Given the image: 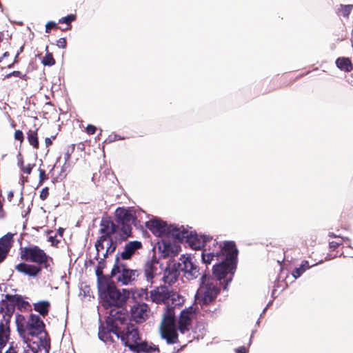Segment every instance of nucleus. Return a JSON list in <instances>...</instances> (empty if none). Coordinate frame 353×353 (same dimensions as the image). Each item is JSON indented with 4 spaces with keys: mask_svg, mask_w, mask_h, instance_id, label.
Returning a JSON list of instances; mask_svg holds the SVG:
<instances>
[{
    "mask_svg": "<svg viewBox=\"0 0 353 353\" xmlns=\"http://www.w3.org/2000/svg\"><path fill=\"white\" fill-rule=\"evenodd\" d=\"M99 338L104 342H113L114 336L121 339L125 346L136 353H157L159 348L143 341L137 327L128 323V315L117 310H112L106 320V326L99 329Z\"/></svg>",
    "mask_w": 353,
    "mask_h": 353,
    "instance_id": "nucleus-1",
    "label": "nucleus"
},
{
    "mask_svg": "<svg viewBox=\"0 0 353 353\" xmlns=\"http://www.w3.org/2000/svg\"><path fill=\"white\" fill-rule=\"evenodd\" d=\"M187 242L192 249L203 248L201 254L203 263L210 264L214 259L220 262L214 266V274L218 279L228 275L236 268L238 251L233 241H226L222 245L211 236L191 231Z\"/></svg>",
    "mask_w": 353,
    "mask_h": 353,
    "instance_id": "nucleus-2",
    "label": "nucleus"
},
{
    "mask_svg": "<svg viewBox=\"0 0 353 353\" xmlns=\"http://www.w3.org/2000/svg\"><path fill=\"white\" fill-rule=\"evenodd\" d=\"M97 288L99 295L101 299L102 305L105 309L117 310L123 312L119 307L123 305L126 300L130 297L131 292L128 290L123 289L120 291L110 279L99 272L97 271Z\"/></svg>",
    "mask_w": 353,
    "mask_h": 353,
    "instance_id": "nucleus-3",
    "label": "nucleus"
},
{
    "mask_svg": "<svg viewBox=\"0 0 353 353\" xmlns=\"http://www.w3.org/2000/svg\"><path fill=\"white\" fill-rule=\"evenodd\" d=\"M236 268L232 273L218 279L214 274L213 276H203L201 279L200 287L195 294V301L201 306L207 305L212 303L220 292L219 285H223L226 290L228 285L232 280Z\"/></svg>",
    "mask_w": 353,
    "mask_h": 353,
    "instance_id": "nucleus-4",
    "label": "nucleus"
},
{
    "mask_svg": "<svg viewBox=\"0 0 353 353\" xmlns=\"http://www.w3.org/2000/svg\"><path fill=\"white\" fill-rule=\"evenodd\" d=\"M184 302L183 296L177 293H170L169 299L166 301V310L163 314V320L160 326L161 337L165 339L168 343H175L177 341V328L175 321L174 310Z\"/></svg>",
    "mask_w": 353,
    "mask_h": 353,
    "instance_id": "nucleus-5",
    "label": "nucleus"
},
{
    "mask_svg": "<svg viewBox=\"0 0 353 353\" xmlns=\"http://www.w3.org/2000/svg\"><path fill=\"white\" fill-rule=\"evenodd\" d=\"M17 331L22 338L26 334L37 336L44 330V323L41 318L36 314H30L28 319L21 314H16Z\"/></svg>",
    "mask_w": 353,
    "mask_h": 353,
    "instance_id": "nucleus-6",
    "label": "nucleus"
},
{
    "mask_svg": "<svg viewBox=\"0 0 353 353\" xmlns=\"http://www.w3.org/2000/svg\"><path fill=\"white\" fill-rule=\"evenodd\" d=\"M111 274L117 282L128 285L133 284L137 280L140 272L137 270L128 268L125 263L117 257Z\"/></svg>",
    "mask_w": 353,
    "mask_h": 353,
    "instance_id": "nucleus-7",
    "label": "nucleus"
},
{
    "mask_svg": "<svg viewBox=\"0 0 353 353\" xmlns=\"http://www.w3.org/2000/svg\"><path fill=\"white\" fill-rule=\"evenodd\" d=\"M117 229L120 231L121 239H125L130 236L132 224L135 220L134 210L131 208H118L115 211Z\"/></svg>",
    "mask_w": 353,
    "mask_h": 353,
    "instance_id": "nucleus-8",
    "label": "nucleus"
},
{
    "mask_svg": "<svg viewBox=\"0 0 353 353\" xmlns=\"http://www.w3.org/2000/svg\"><path fill=\"white\" fill-rule=\"evenodd\" d=\"M21 258L25 261L34 262L38 265H44L47 268L48 256L43 250L37 246L24 248Z\"/></svg>",
    "mask_w": 353,
    "mask_h": 353,
    "instance_id": "nucleus-9",
    "label": "nucleus"
},
{
    "mask_svg": "<svg viewBox=\"0 0 353 353\" xmlns=\"http://www.w3.org/2000/svg\"><path fill=\"white\" fill-rule=\"evenodd\" d=\"M179 270L183 272L184 276L188 280L196 279L199 275V268L192 261L190 256H181L178 263Z\"/></svg>",
    "mask_w": 353,
    "mask_h": 353,
    "instance_id": "nucleus-10",
    "label": "nucleus"
},
{
    "mask_svg": "<svg viewBox=\"0 0 353 353\" xmlns=\"http://www.w3.org/2000/svg\"><path fill=\"white\" fill-rule=\"evenodd\" d=\"M160 263L156 259L148 261L144 265V276L146 282L151 287L161 272Z\"/></svg>",
    "mask_w": 353,
    "mask_h": 353,
    "instance_id": "nucleus-11",
    "label": "nucleus"
},
{
    "mask_svg": "<svg viewBox=\"0 0 353 353\" xmlns=\"http://www.w3.org/2000/svg\"><path fill=\"white\" fill-rule=\"evenodd\" d=\"M196 309L190 306L183 310L178 321V330L184 334L190 330L192 321L195 316Z\"/></svg>",
    "mask_w": 353,
    "mask_h": 353,
    "instance_id": "nucleus-12",
    "label": "nucleus"
},
{
    "mask_svg": "<svg viewBox=\"0 0 353 353\" xmlns=\"http://www.w3.org/2000/svg\"><path fill=\"white\" fill-rule=\"evenodd\" d=\"M159 250L164 257L174 256L180 252L181 246L175 240L163 237L159 243Z\"/></svg>",
    "mask_w": 353,
    "mask_h": 353,
    "instance_id": "nucleus-13",
    "label": "nucleus"
},
{
    "mask_svg": "<svg viewBox=\"0 0 353 353\" xmlns=\"http://www.w3.org/2000/svg\"><path fill=\"white\" fill-rule=\"evenodd\" d=\"M97 256L99 259L105 258L108 254L112 253L116 248L110 237L101 236L95 243Z\"/></svg>",
    "mask_w": 353,
    "mask_h": 353,
    "instance_id": "nucleus-14",
    "label": "nucleus"
},
{
    "mask_svg": "<svg viewBox=\"0 0 353 353\" xmlns=\"http://www.w3.org/2000/svg\"><path fill=\"white\" fill-rule=\"evenodd\" d=\"M131 318L138 323L144 322L150 316L151 312L145 303H137L131 307Z\"/></svg>",
    "mask_w": 353,
    "mask_h": 353,
    "instance_id": "nucleus-15",
    "label": "nucleus"
},
{
    "mask_svg": "<svg viewBox=\"0 0 353 353\" xmlns=\"http://www.w3.org/2000/svg\"><path fill=\"white\" fill-rule=\"evenodd\" d=\"M145 226L148 228L154 235L161 236L168 234L169 225L164 221L154 218L145 223Z\"/></svg>",
    "mask_w": 353,
    "mask_h": 353,
    "instance_id": "nucleus-16",
    "label": "nucleus"
},
{
    "mask_svg": "<svg viewBox=\"0 0 353 353\" xmlns=\"http://www.w3.org/2000/svg\"><path fill=\"white\" fill-rule=\"evenodd\" d=\"M179 276L178 263H170L164 270L162 279L165 283L172 285L177 281Z\"/></svg>",
    "mask_w": 353,
    "mask_h": 353,
    "instance_id": "nucleus-17",
    "label": "nucleus"
},
{
    "mask_svg": "<svg viewBox=\"0 0 353 353\" xmlns=\"http://www.w3.org/2000/svg\"><path fill=\"white\" fill-rule=\"evenodd\" d=\"M190 232V230L185 228L184 226L170 225H169L168 234L175 239V241L179 240L182 241L185 240L187 241Z\"/></svg>",
    "mask_w": 353,
    "mask_h": 353,
    "instance_id": "nucleus-18",
    "label": "nucleus"
},
{
    "mask_svg": "<svg viewBox=\"0 0 353 353\" xmlns=\"http://www.w3.org/2000/svg\"><path fill=\"white\" fill-rule=\"evenodd\" d=\"M141 246L142 244L140 241H130L125 245L123 250L121 251L119 256H117V257H119L121 261L130 259L135 253L136 250L140 249Z\"/></svg>",
    "mask_w": 353,
    "mask_h": 353,
    "instance_id": "nucleus-19",
    "label": "nucleus"
},
{
    "mask_svg": "<svg viewBox=\"0 0 353 353\" xmlns=\"http://www.w3.org/2000/svg\"><path fill=\"white\" fill-rule=\"evenodd\" d=\"M150 296L153 302L166 303L170 296V292L166 287L159 286L150 292Z\"/></svg>",
    "mask_w": 353,
    "mask_h": 353,
    "instance_id": "nucleus-20",
    "label": "nucleus"
},
{
    "mask_svg": "<svg viewBox=\"0 0 353 353\" xmlns=\"http://www.w3.org/2000/svg\"><path fill=\"white\" fill-rule=\"evenodd\" d=\"M15 268L19 272L32 277H35L41 270L39 265L25 263L18 264Z\"/></svg>",
    "mask_w": 353,
    "mask_h": 353,
    "instance_id": "nucleus-21",
    "label": "nucleus"
},
{
    "mask_svg": "<svg viewBox=\"0 0 353 353\" xmlns=\"http://www.w3.org/2000/svg\"><path fill=\"white\" fill-rule=\"evenodd\" d=\"M12 241V234L8 233L0 239V262L6 257Z\"/></svg>",
    "mask_w": 353,
    "mask_h": 353,
    "instance_id": "nucleus-22",
    "label": "nucleus"
},
{
    "mask_svg": "<svg viewBox=\"0 0 353 353\" xmlns=\"http://www.w3.org/2000/svg\"><path fill=\"white\" fill-rule=\"evenodd\" d=\"M116 225L112 222L103 221L101 224L100 232L101 236L110 237V235L117 232Z\"/></svg>",
    "mask_w": 353,
    "mask_h": 353,
    "instance_id": "nucleus-23",
    "label": "nucleus"
},
{
    "mask_svg": "<svg viewBox=\"0 0 353 353\" xmlns=\"http://www.w3.org/2000/svg\"><path fill=\"white\" fill-rule=\"evenodd\" d=\"M23 351L24 353H37L40 349V346L37 342L32 341L29 339L23 338Z\"/></svg>",
    "mask_w": 353,
    "mask_h": 353,
    "instance_id": "nucleus-24",
    "label": "nucleus"
},
{
    "mask_svg": "<svg viewBox=\"0 0 353 353\" xmlns=\"http://www.w3.org/2000/svg\"><path fill=\"white\" fill-rule=\"evenodd\" d=\"M329 236L336 239V241H332L330 242V248L334 250L336 248H338L339 245H342L343 243H347L348 247L353 248V247L350 244V239L349 238L340 236L334 234L332 232H330Z\"/></svg>",
    "mask_w": 353,
    "mask_h": 353,
    "instance_id": "nucleus-25",
    "label": "nucleus"
},
{
    "mask_svg": "<svg viewBox=\"0 0 353 353\" xmlns=\"http://www.w3.org/2000/svg\"><path fill=\"white\" fill-rule=\"evenodd\" d=\"M10 328L3 323H0V349L4 347L9 339Z\"/></svg>",
    "mask_w": 353,
    "mask_h": 353,
    "instance_id": "nucleus-26",
    "label": "nucleus"
},
{
    "mask_svg": "<svg viewBox=\"0 0 353 353\" xmlns=\"http://www.w3.org/2000/svg\"><path fill=\"white\" fill-rule=\"evenodd\" d=\"M49 307L50 303L47 301H41L34 303V309L43 316L48 313Z\"/></svg>",
    "mask_w": 353,
    "mask_h": 353,
    "instance_id": "nucleus-27",
    "label": "nucleus"
},
{
    "mask_svg": "<svg viewBox=\"0 0 353 353\" xmlns=\"http://www.w3.org/2000/svg\"><path fill=\"white\" fill-rule=\"evenodd\" d=\"M336 66L345 72H350L352 69V64L347 58H339L336 61Z\"/></svg>",
    "mask_w": 353,
    "mask_h": 353,
    "instance_id": "nucleus-28",
    "label": "nucleus"
},
{
    "mask_svg": "<svg viewBox=\"0 0 353 353\" xmlns=\"http://www.w3.org/2000/svg\"><path fill=\"white\" fill-rule=\"evenodd\" d=\"M312 265H311L312 267ZM310 268L307 261H302L301 265L299 268L294 269L292 272V276L294 279L300 277L307 270Z\"/></svg>",
    "mask_w": 353,
    "mask_h": 353,
    "instance_id": "nucleus-29",
    "label": "nucleus"
},
{
    "mask_svg": "<svg viewBox=\"0 0 353 353\" xmlns=\"http://www.w3.org/2000/svg\"><path fill=\"white\" fill-rule=\"evenodd\" d=\"M28 139L31 145L34 148H37L39 146V141L37 138V130H29L28 132Z\"/></svg>",
    "mask_w": 353,
    "mask_h": 353,
    "instance_id": "nucleus-30",
    "label": "nucleus"
},
{
    "mask_svg": "<svg viewBox=\"0 0 353 353\" xmlns=\"http://www.w3.org/2000/svg\"><path fill=\"white\" fill-rule=\"evenodd\" d=\"M353 8L352 5H341L338 9V14L343 15V17H347L351 12Z\"/></svg>",
    "mask_w": 353,
    "mask_h": 353,
    "instance_id": "nucleus-31",
    "label": "nucleus"
},
{
    "mask_svg": "<svg viewBox=\"0 0 353 353\" xmlns=\"http://www.w3.org/2000/svg\"><path fill=\"white\" fill-rule=\"evenodd\" d=\"M42 63L44 65L50 66L54 65L55 61L54 58L52 57V55L51 54H48L43 57Z\"/></svg>",
    "mask_w": 353,
    "mask_h": 353,
    "instance_id": "nucleus-32",
    "label": "nucleus"
},
{
    "mask_svg": "<svg viewBox=\"0 0 353 353\" xmlns=\"http://www.w3.org/2000/svg\"><path fill=\"white\" fill-rule=\"evenodd\" d=\"M19 165L20 166L21 170L27 174H30L31 171H32V169L34 166V165L32 164H30V163H28V165H23V161H19V163H18Z\"/></svg>",
    "mask_w": 353,
    "mask_h": 353,
    "instance_id": "nucleus-33",
    "label": "nucleus"
},
{
    "mask_svg": "<svg viewBox=\"0 0 353 353\" xmlns=\"http://www.w3.org/2000/svg\"><path fill=\"white\" fill-rule=\"evenodd\" d=\"M75 20V15L69 14L65 17H62L59 20V23H66L70 24L72 21Z\"/></svg>",
    "mask_w": 353,
    "mask_h": 353,
    "instance_id": "nucleus-34",
    "label": "nucleus"
},
{
    "mask_svg": "<svg viewBox=\"0 0 353 353\" xmlns=\"http://www.w3.org/2000/svg\"><path fill=\"white\" fill-rule=\"evenodd\" d=\"M17 304H18L19 307L23 308L24 310H27L28 307H30L28 302L23 301L19 298H18V299H17Z\"/></svg>",
    "mask_w": 353,
    "mask_h": 353,
    "instance_id": "nucleus-35",
    "label": "nucleus"
},
{
    "mask_svg": "<svg viewBox=\"0 0 353 353\" xmlns=\"http://www.w3.org/2000/svg\"><path fill=\"white\" fill-rule=\"evenodd\" d=\"M66 40L65 38H60L57 41V46L60 48H65L66 47Z\"/></svg>",
    "mask_w": 353,
    "mask_h": 353,
    "instance_id": "nucleus-36",
    "label": "nucleus"
},
{
    "mask_svg": "<svg viewBox=\"0 0 353 353\" xmlns=\"http://www.w3.org/2000/svg\"><path fill=\"white\" fill-rule=\"evenodd\" d=\"M56 26V23L52 21H48L46 25V32H50V30L53 28H54Z\"/></svg>",
    "mask_w": 353,
    "mask_h": 353,
    "instance_id": "nucleus-37",
    "label": "nucleus"
},
{
    "mask_svg": "<svg viewBox=\"0 0 353 353\" xmlns=\"http://www.w3.org/2000/svg\"><path fill=\"white\" fill-rule=\"evenodd\" d=\"M48 196V188H43L41 193H40V198L42 200H45Z\"/></svg>",
    "mask_w": 353,
    "mask_h": 353,
    "instance_id": "nucleus-38",
    "label": "nucleus"
},
{
    "mask_svg": "<svg viewBox=\"0 0 353 353\" xmlns=\"http://www.w3.org/2000/svg\"><path fill=\"white\" fill-rule=\"evenodd\" d=\"M14 138L17 140L22 141L23 139V132L21 130H17L14 132Z\"/></svg>",
    "mask_w": 353,
    "mask_h": 353,
    "instance_id": "nucleus-39",
    "label": "nucleus"
},
{
    "mask_svg": "<svg viewBox=\"0 0 353 353\" xmlns=\"http://www.w3.org/2000/svg\"><path fill=\"white\" fill-rule=\"evenodd\" d=\"M96 127L92 125H88L86 128V132L90 134H93L95 133Z\"/></svg>",
    "mask_w": 353,
    "mask_h": 353,
    "instance_id": "nucleus-40",
    "label": "nucleus"
},
{
    "mask_svg": "<svg viewBox=\"0 0 353 353\" xmlns=\"http://www.w3.org/2000/svg\"><path fill=\"white\" fill-rule=\"evenodd\" d=\"M39 179H40V182H42L44 180H46L48 179L45 171L42 169H39Z\"/></svg>",
    "mask_w": 353,
    "mask_h": 353,
    "instance_id": "nucleus-41",
    "label": "nucleus"
},
{
    "mask_svg": "<svg viewBox=\"0 0 353 353\" xmlns=\"http://www.w3.org/2000/svg\"><path fill=\"white\" fill-rule=\"evenodd\" d=\"M236 352L237 353H246L247 349L244 346H241L236 349Z\"/></svg>",
    "mask_w": 353,
    "mask_h": 353,
    "instance_id": "nucleus-42",
    "label": "nucleus"
},
{
    "mask_svg": "<svg viewBox=\"0 0 353 353\" xmlns=\"http://www.w3.org/2000/svg\"><path fill=\"white\" fill-rule=\"evenodd\" d=\"M7 353H19V350L17 347H10L7 351Z\"/></svg>",
    "mask_w": 353,
    "mask_h": 353,
    "instance_id": "nucleus-43",
    "label": "nucleus"
},
{
    "mask_svg": "<svg viewBox=\"0 0 353 353\" xmlns=\"http://www.w3.org/2000/svg\"><path fill=\"white\" fill-rule=\"evenodd\" d=\"M148 295V292L147 289H141L140 296L147 297Z\"/></svg>",
    "mask_w": 353,
    "mask_h": 353,
    "instance_id": "nucleus-44",
    "label": "nucleus"
},
{
    "mask_svg": "<svg viewBox=\"0 0 353 353\" xmlns=\"http://www.w3.org/2000/svg\"><path fill=\"white\" fill-rule=\"evenodd\" d=\"M45 143L47 147L50 145L52 143L51 138L46 137L45 139Z\"/></svg>",
    "mask_w": 353,
    "mask_h": 353,
    "instance_id": "nucleus-45",
    "label": "nucleus"
},
{
    "mask_svg": "<svg viewBox=\"0 0 353 353\" xmlns=\"http://www.w3.org/2000/svg\"><path fill=\"white\" fill-rule=\"evenodd\" d=\"M121 139V137H119L117 135L114 134L113 138H112V136H110L109 141H113L114 140Z\"/></svg>",
    "mask_w": 353,
    "mask_h": 353,
    "instance_id": "nucleus-46",
    "label": "nucleus"
},
{
    "mask_svg": "<svg viewBox=\"0 0 353 353\" xmlns=\"http://www.w3.org/2000/svg\"><path fill=\"white\" fill-rule=\"evenodd\" d=\"M13 196V192H10L8 194V198L9 199H11V198Z\"/></svg>",
    "mask_w": 353,
    "mask_h": 353,
    "instance_id": "nucleus-47",
    "label": "nucleus"
},
{
    "mask_svg": "<svg viewBox=\"0 0 353 353\" xmlns=\"http://www.w3.org/2000/svg\"><path fill=\"white\" fill-rule=\"evenodd\" d=\"M23 46H21V47L20 48L19 52L17 54V57L19 55V54L20 52H23Z\"/></svg>",
    "mask_w": 353,
    "mask_h": 353,
    "instance_id": "nucleus-48",
    "label": "nucleus"
},
{
    "mask_svg": "<svg viewBox=\"0 0 353 353\" xmlns=\"http://www.w3.org/2000/svg\"><path fill=\"white\" fill-rule=\"evenodd\" d=\"M17 73H19V72H13V74L17 75Z\"/></svg>",
    "mask_w": 353,
    "mask_h": 353,
    "instance_id": "nucleus-49",
    "label": "nucleus"
},
{
    "mask_svg": "<svg viewBox=\"0 0 353 353\" xmlns=\"http://www.w3.org/2000/svg\"><path fill=\"white\" fill-rule=\"evenodd\" d=\"M17 73H19V72H13V74L17 75Z\"/></svg>",
    "mask_w": 353,
    "mask_h": 353,
    "instance_id": "nucleus-50",
    "label": "nucleus"
}]
</instances>
